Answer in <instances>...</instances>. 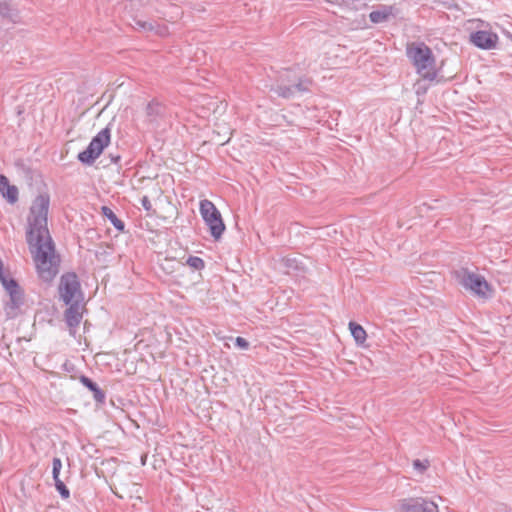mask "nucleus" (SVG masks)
Segmentation results:
<instances>
[{
    "label": "nucleus",
    "mask_w": 512,
    "mask_h": 512,
    "mask_svg": "<svg viewBox=\"0 0 512 512\" xmlns=\"http://www.w3.org/2000/svg\"><path fill=\"white\" fill-rule=\"evenodd\" d=\"M50 196L40 193L27 216L25 238L40 279L51 282L59 272L60 256L48 229Z\"/></svg>",
    "instance_id": "f257e3e1"
},
{
    "label": "nucleus",
    "mask_w": 512,
    "mask_h": 512,
    "mask_svg": "<svg viewBox=\"0 0 512 512\" xmlns=\"http://www.w3.org/2000/svg\"><path fill=\"white\" fill-rule=\"evenodd\" d=\"M406 54L417 73L424 80L433 81L436 79V59L430 47L423 42L412 43L407 46Z\"/></svg>",
    "instance_id": "f03ea898"
},
{
    "label": "nucleus",
    "mask_w": 512,
    "mask_h": 512,
    "mask_svg": "<svg viewBox=\"0 0 512 512\" xmlns=\"http://www.w3.org/2000/svg\"><path fill=\"white\" fill-rule=\"evenodd\" d=\"M110 140L111 129L107 126L92 138L87 148L78 154L77 159L84 165H92L109 145Z\"/></svg>",
    "instance_id": "7ed1b4c3"
},
{
    "label": "nucleus",
    "mask_w": 512,
    "mask_h": 512,
    "mask_svg": "<svg viewBox=\"0 0 512 512\" xmlns=\"http://www.w3.org/2000/svg\"><path fill=\"white\" fill-rule=\"evenodd\" d=\"M200 214L209 227L210 233L215 240L221 238L225 224L222 220L221 213L216 208L213 202L208 199L200 201Z\"/></svg>",
    "instance_id": "20e7f679"
},
{
    "label": "nucleus",
    "mask_w": 512,
    "mask_h": 512,
    "mask_svg": "<svg viewBox=\"0 0 512 512\" xmlns=\"http://www.w3.org/2000/svg\"><path fill=\"white\" fill-rule=\"evenodd\" d=\"M455 275L458 283L466 290L480 297L486 296V290L489 289V284L483 276L470 272L467 269H461L457 271Z\"/></svg>",
    "instance_id": "39448f33"
},
{
    "label": "nucleus",
    "mask_w": 512,
    "mask_h": 512,
    "mask_svg": "<svg viewBox=\"0 0 512 512\" xmlns=\"http://www.w3.org/2000/svg\"><path fill=\"white\" fill-rule=\"evenodd\" d=\"M59 294L65 304H70L76 299L82 298L81 285L78 276L74 272H68L61 276Z\"/></svg>",
    "instance_id": "423d86ee"
},
{
    "label": "nucleus",
    "mask_w": 512,
    "mask_h": 512,
    "mask_svg": "<svg viewBox=\"0 0 512 512\" xmlns=\"http://www.w3.org/2000/svg\"><path fill=\"white\" fill-rule=\"evenodd\" d=\"M398 512H438V506L433 501L422 497L404 498L397 503Z\"/></svg>",
    "instance_id": "0eeeda50"
},
{
    "label": "nucleus",
    "mask_w": 512,
    "mask_h": 512,
    "mask_svg": "<svg viewBox=\"0 0 512 512\" xmlns=\"http://www.w3.org/2000/svg\"><path fill=\"white\" fill-rule=\"evenodd\" d=\"M499 37L496 33L487 30H478L472 32L469 37L470 43L482 50H491L496 48Z\"/></svg>",
    "instance_id": "6e6552de"
},
{
    "label": "nucleus",
    "mask_w": 512,
    "mask_h": 512,
    "mask_svg": "<svg viewBox=\"0 0 512 512\" xmlns=\"http://www.w3.org/2000/svg\"><path fill=\"white\" fill-rule=\"evenodd\" d=\"M6 291L10 299L5 305V311L8 317L13 318L17 315L19 308L24 304V293L19 284H17L15 288H10Z\"/></svg>",
    "instance_id": "1a4fd4ad"
},
{
    "label": "nucleus",
    "mask_w": 512,
    "mask_h": 512,
    "mask_svg": "<svg viewBox=\"0 0 512 512\" xmlns=\"http://www.w3.org/2000/svg\"><path fill=\"white\" fill-rule=\"evenodd\" d=\"M399 14V9L395 5H379L377 9L369 14V19L374 24L387 22L391 17Z\"/></svg>",
    "instance_id": "9d476101"
},
{
    "label": "nucleus",
    "mask_w": 512,
    "mask_h": 512,
    "mask_svg": "<svg viewBox=\"0 0 512 512\" xmlns=\"http://www.w3.org/2000/svg\"><path fill=\"white\" fill-rule=\"evenodd\" d=\"M79 302V299H76L74 302L68 304L69 307L65 310V322L70 329L77 328L82 320Z\"/></svg>",
    "instance_id": "9b49d317"
},
{
    "label": "nucleus",
    "mask_w": 512,
    "mask_h": 512,
    "mask_svg": "<svg viewBox=\"0 0 512 512\" xmlns=\"http://www.w3.org/2000/svg\"><path fill=\"white\" fill-rule=\"evenodd\" d=\"M288 77L285 76V74H282L279 77V80L275 85H272L270 88V91L273 92L278 97L284 98V99H290L295 96L294 94V88L292 84H289Z\"/></svg>",
    "instance_id": "f8f14e48"
},
{
    "label": "nucleus",
    "mask_w": 512,
    "mask_h": 512,
    "mask_svg": "<svg viewBox=\"0 0 512 512\" xmlns=\"http://www.w3.org/2000/svg\"><path fill=\"white\" fill-rule=\"evenodd\" d=\"M80 382L93 393V398L96 402L104 403L105 393L99 388L97 383L85 375L80 376Z\"/></svg>",
    "instance_id": "ddd939ff"
},
{
    "label": "nucleus",
    "mask_w": 512,
    "mask_h": 512,
    "mask_svg": "<svg viewBox=\"0 0 512 512\" xmlns=\"http://www.w3.org/2000/svg\"><path fill=\"white\" fill-rule=\"evenodd\" d=\"M101 212L102 215L111 222V224L114 226L116 230H118L119 232H124V222L116 216V214L113 212L111 208H109L108 206H102Z\"/></svg>",
    "instance_id": "4468645a"
},
{
    "label": "nucleus",
    "mask_w": 512,
    "mask_h": 512,
    "mask_svg": "<svg viewBox=\"0 0 512 512\" xmlns=\"http://www.w3.org/2000/svg\"><path fill=\"white\" fill-rule=\"evenodd\" d=\"M349 329L357 344H363L365 342L367 334L360 324L351 321L349 323Z\"/></svg>",
    "instance_id": "2eb2a0df"
},
{
    "label": "nucleus",
    "mask_w": 512,
    "mask_h": 512,
    "mask_svg": "<svg viewBox=\"0 0 512 512\" xmlns=\"http://www.w3.org/2000/svg\"><path fill=\"white\" fill-rule=\"evenodd\" d=\"M164 107L161 103L152 100L148 103L146 107V114L150 118L151 121L156 120V118L163 115Z\"/></svg>",
    "instance_id": "dca6fc26"
},
{
    "label": "nucleus",
    "mask_w": 512,
    "mask_h": 512,
    "mask_svg": "<svg viewBox=\"0 0 512 512\" xmlns=\"http://www.w3.org/2000/svg\"><path fill=\"white\" fill-rule=\"evenodd\" d=\"M311 84H312L311 79L305 78V77L299 78L296 83L292 84V86L294 88V94L296 95L297 93L308 92L310 90Z\"/></svg>",
    "instance_id": "f3484780"
},
{
    "label": "nucleus",
    "mask_w": 512,
    "mask_h": 512,
    "mask_svg": "<svg viewBox=\"0 0 512 512\" xmlns=\"http://www.w3.org/2000/svg\"><path fill=\"white\" fill-rule=\"evenodd\" d=\"M2 196L10 203L14 204L18 201V189L14 185H8L7 188L0 192Z\"/></svg>",
    "instance_id": "a211bd4d"
},
{
    "label": "nucleus",
    "mask_w": 512,
    "mask_h": 512,
    "mask_svg": "<svg viewBox=\"0 0 512 512\" xmlns=\"http://www.w3.org/2000/svg\"><path fill=\"white\" fill-rule=\"evenodd\" d=\"M186 263L195 270H202L205 267L204 260L198 256H189Z\"/></svg>",
    "instance_id": "6ab92c4d"
},
{
    "label": "nucleus",
    "mask_w": 512,
    "mask_h": 512,
    "mask_svg": "<svg viewBox=\"0 0 512 512\" xmlns=\"http://www.w3.org/2000/svg\"><path fill=\"white\" fill-rule=\"evenodd\" d=\"M55 488L63 499L70 497V491L61 479L54 480Z\"/></svg>",
    "instance_id": "aec40b11"
},
{
    "label": "nucleus",
    "mask_w": 512,
    "mask_h": 512,
    "mask_svg": "<svg viewBox=\"0 0 512 512\" xmlns=\"http://www.w3.org/2000/svg\"><path fill=\"white\" fill-rule=\"evenodd\" d=\"M0 15L3 18H8L10 20H13L15 16L14 11L7 3H0Z\"/></svg>",
    "instance_id": "412c9836"
},
{
    "label": "nucleus",
    "mask_w": 512,
    "mask_h": 512,
    "mask_svg": "<svg viewBox=\"0 0 512 512\" xmlns=\"http://www.w3.org/2000/svg\"><path fill=\"white\" fill-rule=\"evenodd\" d=\"M413 467L418 472L423 473L429 467V462L427 460L421 461L419 459H416L413 461Z\"/></svg>",
    "instance_id": "4be33fe9"
},
{
    "label": "nucleus",
    "mask_w": 512,
    "mask_h": 512,
    "mask_svg": "<svg viewBox=\"0 0 512 512\" xmlns=\"http://www.w3.org/2000/svg\"><path fill=\"white\" fill-rule=\"evenodd\" d=\"M1 284L3 285V287L5 288V290H8L10 288H15L16 285L18 284V282L13 279V278H10L8 275L2 279V281H0Z\"/></svg>",
    "instance_id": "5701e85b"
},
{
    "label": "nucleus",
    "mask_w": 512,
    "mask_h": 512,
    "mask_svg": "<svg viewBox=\"0 0 512 512\" xmlns=\"http://www.w3.org/2000/svg\"><path fill=\"white\" fill-rule=\"evenodd\" d=\"M249 342L243 338V337H236L235 339V346H237L240 349L247 350L249 348Z\"/></svg>",
    "instance_id": "b1692460"
},
{
    "label": "nucleus",
    "mask_w": 512,
    "mask_h": 512,
    "mask_svg": "<svg viewBox=\"0 0 512 512\" xmlns=\"http://www.w3.org/2000/svg\"><path fill=\"white\" fill-rule=\"evenodd\" d=\"M141 205L147 212L152 210V204L148 196H143L141 198Z\"/></svg>",
    "instance_id": "393cba45"
},
{
    "label": "nucleus",
    "mask_w": 512,
    "mask_h": 512,
    "mask_svg": "<svg viewBox=\"0 0 512 512\" xmlns=\"http://www.w3.org/2000/svg\"><path fill=\"white\" fill-rule=\"evenodd\" d=\"M9 184L10 183L8 178L5 175L0 174V192H3V190L7 188Z\"/></svg>",
    "instance_id": "a878e982"
},
{
    "label": "nucleus",
    "mask_w": 512,
    "mask_h": 512,
    "mask_svg": "<svg viewBox=\"0 0 512 512\" xmlns=\"http://www.w3.org/2000/svg\"><path fill=\"white\" fill-rule=\"evenodd\" d=\"M62 468V461L58 457H54L52 461V469H61Z\"/></svg>",
    "instance_id": "bb28decb"
},
{
    "label": "nucleus",
    "mask_w": 512,
    "mask_h": 512,
    "mask_svg": "<svg viewBox=\"0 0 512 512\" xmlns=\"http://www.w3.org/2000/svg\"><path fill=\"white\" fill-rule=\"evenodd\" d=\"M109 158H110L111 163H114V164H118L121 161V156L118 154H116V155L110 154Z\"/></svg>",
    "instance_id": "cd10ccee"
},
{
    "label": "nucleus",
    "mask_w": 512,
    "mask_h": 512,
    "mask_svg": "<svg viewBox=\"0 0 512 512\" xmlns=\"http://www.w3.org/2000/svg\"><path fill=\"white\" fill-rule=\"evenodd\" d=\"M137 24L142 27L143 29L151 30L153 28L152 24L138 21Z\"/></svg>",
    "instance_id": "c85d7f7f"
},
{
    "label": "nucleus",
    "mask_w": 512,
    "mask_h": 512,
    "mask_svg": "<svg viewBox=\"0 0 512 512\" xmlns=\"http://www.w3.org/2000/svg\"><path fill=\"white\" fill-rule=\"evenodd\" d=\"M60 471L61 469H52V477H53V480H57V479H60Z\"/></svg>",
    "instance_id": "c756f323"
},
{
    "label": "nucleus",
    "mask_w": 512,
    "mask_h": 512,
    "mask_svg": "<svg viewBox=\"0 0 512 512\" xmlns=\"http://www.w3.org/2000/svg\"><path fill=\"white\" fill-rule=\"evenodd\" d=\"M427 91V88L426 87H421L419 84H418V87H417V90H416V94L419 96L421 94H425Z\"/></svg>",
    "instance_id": "7c9ffc66"
},
{
    "label": "nucleus",
    "mask_w": 512,
    "mask_h": 512,
    "mask_svg": "<svg viewBox=\"0 0 512 512\" xmlns=\"http://www.w3.org/2000/svg\"><path fill=\"white\" fill-rule=\"evenodd\" d=\"M7 275L4 273L3 268L0 270V281L5 278Z\"/></svg>",
    "instance_id": "2f4dec72"
}]
</instances>
